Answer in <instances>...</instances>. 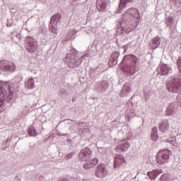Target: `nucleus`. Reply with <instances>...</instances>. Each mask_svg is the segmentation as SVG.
<instances>
[{
  "label": "nucleus",
  "instance_id": "obj_1",
  "mask_svg": "<svg viewBox=\"0 0 181 181\" xmlns=\"http://www.w3.org/2000/svg\"><path fill=\"white\" fill-rule=\"evenodd\" d=\"M172 152L169 150H162L160 151L156 156V162L159 165H165L168 163L169 158H170Z\"/></svg>",
  "mask_w": 181,
  "mask_h": 181
},
{
  "label": "nucleus",
  "instance_id": "obj_2",
  "mask_svg": "<svg viewBox=\"0 0 181 181\" xmlns=\"http://www.w3.org/2000/svg\"><path fill=\"white\" fill-rule=\"evenodd\" d=\"M167 88L170 93H179V91H181V79H173L170 83L167 85Z\"/></svg>",
  "mask_w": 181,
  "mask_h": 181
},
{
  "label": "nucleus",
  "instance_id": "obj_3",
  "mask_svg": "<svg viewBox=\"0 0 181 181\" xmlns=\"http://www.w3.org/2000/svg\"><path fill=\"white\" fill-rule=\"evenodd\" d=\"M107 173L108 170L107 169V165L103 163H100L95 170V176L100 179H103L107 176Z\"/></svg>",
  "mask_w": 181,
  "mask_h": 181
},
{
  "label": "nucleus",
  "instance_id": "obj_4",
  "mask_svg": "<svg viewBox=\"0 0 181 181\" xmlns=\"http://www.w3.org/2000/svg\"><path fill=\"white\" fill-rule=\"evenodd\" d=\"M131 18H135L136 19H139L141 16L139 15V11L135 8H129L123 15L122 19L127 21L131 19Z\"/></svg>",
  "mask_w": 181,
  "mask_h": 181
},
{
  "label": "nucleus",
  "instance_id": "obj_5",
  "mask_svg": "<svg viewBox=\"0 0 181 181\" xmlns=\"http://www.w3.org/2000/svg\"><path fill=\"white\" fill-rule=\"evenodd\" d=\"M15 67L14 63H10L6 60L0 61V68L4 71H13Z\"/></svg>",
  "mask_w": 181,
  "mask_h": 181
},
{
  "label": "nucleus",
  "instance_id": "obj_6",
  "mask_svg": "<svg viewBox=\"0 0 181 181\" xmlns=\"http://www.w3.org/2000/svg\"><path fill=\"white\" fill-rule=\"evenodd\" d=\"M93 156V151L88 147L83 148L79 153L81 160H88Z\"/></svg>",
  "mask_w": 181,
  "mask_h": 181
},
{
  "label": "nucleus",
  "instance_id": "obj_7",
  "mask_svg": "<svg viewBox=\"0 0 181 181\" xmlns=\"http://www.w3.org/2000/svg\"><path fill=\"white\" fill-rule=\"evenodd\" d=\"M107 4H108V0H97L96 9L99 12H104L107 8Z\"/></svg>",
  "mask_w": 181,
  "mask_h": 181
},
{
  "label": "nucleus",
  "instance_id": "obj_8",
  "mask_svg": "<svg viewBox=\"0 0 181 181\" xmlns=\"http://www.w3.org/2000/svg\"><path fill=\"white\" fill-rule=\"evenodd\" d=\"M86 163L83 165L84 169H91L98 164V158H95L90 160H85Z\"/></svg>",
  "mask_w": 181,
  "mask_h": 181
},
{
  "label": "nucleus",
  "instance_id": "obj_9",
  "mask_svg": "<svg viewBox=\"0 0 181 181\" xmlns=\"http://www.w3.org/2000/svg\"><path fill=\"white\" fill-rule=\"evenodd\" d=\"M131 147V144L128 142H125L121 144H119L116 146V151H121L122 152H126Z\"/></svg>",
  "mask_w": 181,
  "mask_h": 181
},
{
  "label": "nucleus",
  "instance_id": "obj_10",
  "mask_svg": "<svg viewBox=\"0 0 181 181\" xmlns=\"http://www.w3.org/2000/svg\"><path fill=\"white\" fill-rule=\"evenodd\" d=\"M135 59V56L133 54L126 55L123 59L122 63H127V64H128V63H133L135 64V63H136V60Z\"/></svg>",
  "mask_w": 181,
  "mask_h": 181
},
{
  "label": "nucleus",
  "instance_id": "obj_11",
  "mask_svg": "<svg viewBox=\"0 0 181 181\" xmlns=\"http://www.w3.org/2000/svg\"><path fill=\"white\" fill-rule=\"evenodd\" d=\"M160 71L163 76H165V74H169L172 71V69L166 64H161L160 66Z\"/></svg>",
  "mask_w": 181,
  "mask_h": 181
},
{
  "label": "nucleus",
  "instance_id": "obj_12",
  "mask_svg": "<svg viewBox=\"0 0 181 181\" xmlns=\"http://www.w3.org/2000/svg\"><path fill=\"white\" fill-rule=\"evenodd\" d=\"M132 1L134 0H121L115 13H121V11H122V9L127 6V4H128V2H132Z\"/></svg>",
  "mask_w": 181,
  "mask_h": 181
},
{
  "label": "nucleus",
  "instance_id": "obj_13",
  "mask_svg": "<svg viewBox=\"0 0 181 181\" xmlns=\"http://www.w3.org/2000/svg\"><path fill=\"white\" fill-rule=\"evenodd\" d=\"M162 173V170H153V171H150L147 173V175L148 177H150L152 180L156 179L158 177V175H160Z\"/></svg>",
  "mask_w": 181,
  "mask_h": 181
},
{
  "label": "nucleus",
  "instance_id": "obj_14",
  "mask_svg": "<svg viewBox=\"0 0 181 181\" xmlns=\"http://www.w3.org/2000/svg\"><path fill=\"white\" fill-rule=\"evenodd\" d=\"M25 86L26 88H29L30 90L32 88H35V79L33 77L29 78L25 82Z\"/></svg>",
  "mask_w": 181,
  "mask_h": 181
},
{
  "label": "nucleus",
  "instance_id": "obj_15",
  "mask_svg": "<svg viewBox=\"0 0 181 181\" xmlns=\"http://www.w3.org/2000/svg\"><path fill=\"white\" fill-rule=\"evenodd\" d=\"M159 129L161 132H166L169 129V122L166 120L161 122L159 125Z\"/></svg>",
  "mask_w": 181,
  "mask_h": 181
},
{
  "label": "nucleus",
  "instance_id": "obj_16",
  "mask_svg": "<svg viewBox=\"0 0 181 181\" xmlns=\"http://www.w3.org/2000/svg\"><path fill=\"white\" fill-rule=\"evenodd\" d=\"M175 110H176V105L175 103L170 104L167 108V110L165 111L166 115H172V114L175 112Z\"/></svg>",
  "mask_w": 181,
  "mask_h": 181
},
{
  "label": "nucleus",
  "instance_id": "obj_17",
  "mask_svg": "<svg viewBox=\"0 0 181 181\" xmlns=\"http://www.w3.org/2000/svg\"><path fill=\"white\" fill-rule=\"evenodd\" d=\"M122 163H125V160L124 159V156L117 155L115 158V165H121Z\"/></svg>",
  "mask_w": 181,
  "mask_h": 181
},
{
  "label": "nucleus",
  "instance_id": "obj_18",
  "mask_svg": "<svg viewBox=\"0 0 181 181\" xmlns=\"http://www.w3.org/2000/svg\"><path fill=\"white\" fill-rule=\"evenodd\" d=\"M28 134L30 136H36L37 135V133L36 132V129L35 127H31L28 130Z\"/></svg>",
  "mask_w": 181,
  "mask_h": 181
},
{
  "label": "nucleus",
  "instance_id": "obj_19",
  "mask_svg": "<svg viewBox=\"0 0 181 181\" xmlns=\"http://www.w3.org/2000/svg\"><path fill=\"white\" fill-rule=\"evenodd\" d=\"M60 18H62V16L59 13H56L51 18V22H56L57 23L60 21Z\"/></svg>",
  "mask_w": 181,
  "mask_h": 181
},
{
  "label": "nucleus",
  "instance_id": "obj_20",
  "mask_svg": "<svg viewBox=\"0 0 181 181\" xmlns=\"http://www.w3.org/2000/svg\"><path fill=\"white\" fill-rule=\"evenodd\" d=\"M152 44L156 45V47L157 46H159V40L158 38L155 37L152 40Z\"/></svg>",
  "mask_w": 181,
  "mask_h": 181
},
{
  "label": "nucleus",
  "instance_id": "obj_21",
  "mask_svg": "<svg viewBox=\"0 0 181 181\" xmlns=\"http://www.w3.org/2000/svg\"><path fill=\"white\" fill-rule=\"evenodd\" d=\"M177 64L178 70H179L180 73H181V57H180L177 60Z\"/></svg>",
  "mask_w": 181,
  "mask_h": 181
},
{
  "label": "nucleus",
  "instance_id": "obj_22",
  "mask_svg": "<svg viewBox=\"0 0 181 181\" xmlns=\"http://www.w3.org/2000/svg\"><path fill=\"white\" fill-rule=\"evenodd\" d=\"M151 139H153V141H156V139H158V133H151Z\"/></svg>",
  "mask_w": 181,
  "mask_h": 181
},
{
  "label": "nucleus",
  "instance_id": "obj_23",
  "mask_svg": "<svg viewBox=\"0 0 181 181\" xmlns=\"http://www.w3.org/2000/svg\"><path fill=\"white\" fill-rule=\"evenodd\" d=\"M5 110V106L4 105V103L0 102V112H4Z\"/></svg>",
  "mask_w": 181,
  "mask_h": 181
},
{
  "label": "nucleus",
  "instance_id": "obj_24",
  "mask_svg": "<svg viewBox=\"0 0 181 181\" xmlns=\"http://www.w3.org/2000/svg\"><path fill=\"white\" fill-rule=\"evenodd\" d=\"M71 39H73V34L69 33L68 34V37L66 38V42H69V40H71Z\"/></svg>",
  "mask_w": 181,
  "mask_h": 181
},
{
  "label": "nucleus",
  "instance_id": "obj_25",
  "mask_svg": "<svg viewBox=\"0 0 181 181\" xmlns=\"http://www.w3.org/2000/svg\"><path fill=\"white\" fill-rule=\"evenodd\" d=\"M31 49H28V52L29 53H33L35 52V50L33 49V47H35V45L33 44H32L30 45Z\"/></svg>",
  "mask_w": 181,
  "mask_h": 181
},
{
  "label": "nucleus",
  "instance_id": "obj_26",
  "mask_svg": "<svg viewBox=\"0 0 181 181\" xmlns=\"http://www.w3.org/2000/svg\"><path fill=\"white\" fill-rule=\"evenodd\" d=\"M119 56V53H118V52H113V54H112V57H113L118 58Z\"/></svg>",
  "mask_w": 181,
  "mask_h": 181
},
{
  "label": "nucleus",
  "instance_id": "obj_27",
  "mask_svg": "<svg viewBox=\"0 0 181 181\" xmlns=\"http://www.w3.org/2000/svg\"><path fill=\"white\" fill-rule=\"evenodd\" d=\"M129 71V73H132V71H135V66H130L129 71Z\"/></svg>",
  "mask_w": 181,
  "mask_h": 181
},
{
  "label": "nucleus",
  "instance_id": "obj_28",
  "mask_svg": "<svg viewBox=\"0 0 181 181\" xmlns=\"http://www.w3.org/2000/svg\"><path fill=\"white\" fill-rule=\"evenodd\" d=\"M155 132L156 134H158V128L156 127L153 128V133H155Z\"/></svg>",
  "mask_w": 181,
  "mask_h": 181
},
{
  "label": "nucleus",
  "instance_id": "obj_29",
  "mask_svg": "<svg viewBox=\"0 0 181 181\" xmlns=\"http://www.w3.org/2000/svg\"><path fill=\"white\" fill-rule=\"evenodd\" d=\"M124 52H127V50H128V45L124 46Z\"/></svg>",
  "mask_w": 181,
  "mask_h": 181
},
{
  "label": "nucleus",
  "instance_id": "obj_30",
  "mask_svg": "<svg viewBox=\"0 0 181 181\" xmlns=\"http://www.w3.org/2000/svg\"><path fill=\"white\" fill-rule=\"evenodd\" d=\"M163 177H165V175H162L161 177H160V180H162V179H163Z\"/></svg>",
  "mask_w": 181,
  "mask_h": 181
},
{
  "label": "nucleus",
  "instance_id": "obj_31",
  "mask_svg": "<svg viewBox=\"0 0 181 181\" xmlns=\"http://www.w3.org/2000/svg\"><path fill=\"white\" fill-rule=\"evenodd\" d=\"M112 63H115V59L112 60Z\"/></svg>",
  "mask_w": 181,
  "mask_h": 181
},
{
  "label": "nucleus",
  "instance_id": "obj_32",
  "mask_svg": "<svg viewBox=\"0 0 181 181\" xmlns=\"http://www.w3.org/2000/svg\"><path fill=\"white\" fill-rule=\"evenodd\" d=\"M110 64H111V61L109 62V65H110Z\"/></svg>",
  "mask_w": 181,
  "mask_h": 181
},
{
  "label": "nucleus",
  "instance_id": "obj_33",
  "mask_svg": "<svg viewBox=\"0 0 181 181\" xmlns=\"http://www.w3.org/2000/svg\"><path fill=\"white\" fill-rule=\"evenodd\" d=\"M72 101L74 102V99H73Z\"/></svg>",
  "mask_w": 181,
  "mask_h": 181
}]
</instances>
